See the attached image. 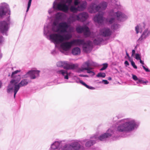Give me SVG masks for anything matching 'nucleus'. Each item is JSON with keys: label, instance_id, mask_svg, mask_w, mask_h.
Wrapping results in <instances>:
<instances>
[{"label": "nucleus", "instance_id": "nucleus-31", "mask_svg": "<svg viewBox=\"0 0 150 150\" xmlns=\"http://www.w3.org/2000/svg\"><path fill=\"white\" fill-rule=\"evenodd\" d=\"M103 67L100 70L102 71L106 69L108 67V64L107 63H104L103 64Z\"/></svg>", "mask_w": 150, "mask_h": 150}, {"label": "nucleus", "instance_id": "nucleus-24", "mask_svg": "<svg viewBox=\"0 0 150 150\" xmlns=\"http://www.w3.org/2000/svg\"><path fill=\"white\" fill-rule=\"evenodd\" d=\"M71 52L74 55H79L81 53L80 49L78 47H75L72 49Z\"/></svg>", "mask_w": 150, "mask_h": 150}, {"label": "nucleus", "instance_id": "nucleus-12", "mask_svg": "<svg viewBox=\"0 0 150 150\" xmlns=\"http://www.w3.org/2000/svg\"><path fill=\"white\" fill-rule=\"evenodd\" d=\"M57 67H63L64 69H74L77 68V64H70L67 61H59L57 63Z\"/></svg>", "mask_w": 150, "mask_h": 150}, {"label": "nucleus", "instance_id": "nucleus-36", "mask_svg": "<svg viewBox=\"0 0 150 150\" xmlns=\"http://www.w3.org/2000/svg\"><path fill=\"white\" fill-rule=\"evenodd\" d=\"M132 79L134 81H136L138 79V78L137 76L136 75L132 74Z\"/></svg>", "mask_w": 150, "mask_h": 150}, {"label": "nucleus", "instance_id": "nucleus-6", "mask_svg": "<svg viewBox=\"0 0 150 150\" xmlns=\"http://www.w3.org/2000/svg\"><path fill=\"white\" fill-rule=\"evenodd\" d=\"M150 25V18L148 20H146L144 22L140 25L139 26L137 25L135 27V30L137 33H138L139 32L141 33L145 29L141 37L137 40L139 43H141L142 40L150 35V30H149L148 29V28Z\"/></svg>", "mask_w": 150, "mask_h": 150}, {"label": "nucleus", "instance_id": "nucleus-23", "mask_svg": "<svg viewBox=\"0 0 150 150\" xmlns=\"http://www.w3.org/2000/svg\"><path fill=\"white\" fill-rule=\"evenodd\" d=\"M91 137L90 138L91 139V140L88 141L86 142L85 144V146L86 147H90L96 143V139L93 138V139H91V137Z\"/></svg>", "mask_w": 150, "mask_h": 150}, {"label": "nucleus", "instance_id": "nucleus-33", "mask_svg": "<svg viewBox=\"0 0 150 150\" xmlns=\"http://www.w3.org/2000/svg\"><path fill=\"white\" fill-rule=\"evenodd\" d=\"M32 1V0H29L28 2V3L27 8V10L26 11V12H27L29 10V9L30 7V6H31Z\"/></svg>", "mask_w": 150, "mask_h": 150}, {"label": "nucleus", "instance_id": "nucleus-38", "mask_svg": "<svg viewBox=\"0 0 150 150\" xmlns=\"http://www.w3.org/2000/svg\"><path fill=\"white\" fill-rule=\"evenodd\" d=\"M142 67H143L144 69L146 72H149L150 71V70L148 68H146L144 66L142 65Z\"/></svg>", "mask_w": 150, "mask_h": 150}, {"label": "nucleus", "instance_id": "nucleus-22", "mask_svg": "<svg viewBox=\"0 0 150 150\" xmlns=\"http://www.w3.org/2000/svg\"><path fill=\"white\" fill-rule=\"evenodd\" d=\"M77 14L76 15L74 13L71 15L68 19L70 23H72L75 22L76 21H77Z\"/></svg>", "mask_w": 150, "mask_h": 150}, {"label": "nucleus", "instance_id": "nucleus-1", "mask_svg": "<svg viewBox=\"0 0 150 150\" xmlns=\"http://www.w3.org/2000/svg\"><path fill=\"white\" fill-rule=\"evenodd\" d=\"M117 123L116 130H114L111 128L109 129L106 133L101 134L99 137L95 135L91 137V139L93 138L96 141L99 140L103 141L110 137H111L114 139L120 137H126L127 136L126 134L137 130L140 125L139 122L131 117L121 119L119 120Z\"/></svg>", "mask_w": 150, "mask_h": 150}, {"label": "nucleus", "instance_id": "nucleus-20", "mask_svg": "<svg viewBox=\"0 0 150 150\" xmlns=\"http://www.w3.org/2000/svg\"><path fill=\"white\" fill-rule=\"evenodd\" d=\"M62 141H55L51 144L50 149V150L60 149L61 146L62 144Z\"/></svg>", "mask_w": 150, "mask_h": 150}, {"label": "nucleus", "instance_id": "nucleus-43", "mask_svg": "<svg viewBox=\"0 0 150 150\" xmlns=\"http://www.w3.org/2000/svg\"><path fill=\"white\" fill-rule=\"evenodd\" d=\"M79 76L82 77H88V76L87 75L80 74L79 75Z\"/></svg>", "mask_w": 150, "mask_h": 150}, {"label": "nucleus", "instance_id": "nucleus-26", "mask_svg": "<svg viewBox=\"0 0 150 150\" xmlns=\"http://www.w3.org/2000/svg\"><path fill=\"white\" fill-rule=\"evenodd\" d=\"M103 40V39L99 37L97 38L96 39H95L93 41V43L96 45H98L100 44L101 42Z\"/></svg>", "mask_w": 150, "mask_h": 150}, {"label": "nucleus", "instance_id": "nucleus-34", "mask_svg": "<svg viewBox=\"0 0 150 150\" xmlns=\"http://www.w3.org/2000/svg\"><path fill=\"white\" fill-rule=\"evenodd\" d=\"M131 62V64L133 67L135 69H137V67L136 65L134 62L132 60H130V61Z\"/></svg>", "mask_w": 150, "mask_h": 150}, {"label": "nucleus", "instance_id": "nucleus-30", "mask_svg": "<svg viewBox=\"0 0 150 150\" xmlns=\"http://www.w3.org/2000/svg\"><path fill=\"white\" fill-rule=\"evenodd\" d=\"M92 69V68L91 67H89L88 68H85V70H87V72L89 74L93 73V75L94 74V73L93 71L91 70Z\"/></svg>", "mask_w": 150, "mask_h": 150}, {"label": "nucleus", "instance_id": "nucleus-14", "mask_svg": "<svg viewBox=\"0 0 150 150\" xmlns=\"http://www.w3.org/2000/svg\"><path fill=\"white\" fill-rule=\"evenodd\" d=\"M76 31L79 33H83L84 36L86 37H88L90 36L91 32L89 30V28L86 25L83 26H79L76 29Z\"/></svg>", "mask_w": 150, "mask_h": 150}, {"label": "nucleus", "instance_id": "nucleus-42", "mask_svg": "<svg viewBox=\"0 0 150 150\" xmlns=\"http://www.w3.org/2000/svg\"><path fill=\"white\" fill-rule=\"evenodd\" d=\"M126 54L127 56L128 57V59L129 60V61H130V60H131L129 54L127 52V51H126Z\"/></svg>", "mask_w": 150, "mask_h": 150}, {"label": "nucleus", "instance_id": "nucleus-7", "mask_svg": "<svg viewBox=\"0 0 150 150\" xmlns=\"http://www.w3.org/2000/svg\"><path fill=\"white\" fill-rule=\"evenodd\" d=\"M127 18V16L122 12L119 11L114 12L113 10H111L109 12V16L106 21L109 24H111L115 22L116 19L119 21H122Z\"/></svg>", "mask_w": 150, "mask_h": 150}, {"label": "nucleus", "instance_id": "nucleus-17", "mask_svg": "<svg viewBox=\"0 0 150 150\" xmlns=\"http://www.w3.org/2000/svg\"><path fill=\"white\" fill-rule=\"evenodd\" d=\"M77 21L82 22L85 21L88 17V14L85 12L77 14Z\"/></svg>", "mask_w": 150, "mask_h": 150}, {"label": "nucleus", "instance_id": "nucleus-48", "mask_svg": "<svg viewBox=\"0 0 150 150\" xmlns=\"http://www.w3.org/2000/svg\"><path fill=\"white\" fill-rule=\"evenodd\" d=\"M87 140V139H85L83 141V142H86V141Z\"/></svg>", "mask_w": 150, "mask_h": 150}, {"label": "nucleus", "instance_id": "nucleus-35", "mask_svg": "<svg viewBox=\"0 0 150 150\" xmlns=\"http://www.w3.org/2000/svg\"><path fill=\"white\" fill-rule=\"evenodd\" d=\"M141 56L139 54H135V59L137 60H139L141 59Z\"/></svg>", "mask_w": 150, "mask_h": 150}, {"label": "nucleus", "instance_id": "nucleus-37", "mask_svg": "<svg viewBox=\"0 0 150 150\" xmlns=\"http://www.w3.org/2000/svg\"><path fill=\"white\" fill-rule=\"evenodd\" d=\"M100 83H104L105 84H107L109 83V82L108 81L106 80H103L102 82H100Z\"/></svg>", "mask_w": 150, "mask_h": 150}, {"label": "nucleus", "instance_id": "nucleus-18", "mask_svg": "<svg viewBox=\"0 0 150 150\" xmlns=\"http://www.w3.org/2000/svg\"><path fill=\"white\" fill-rule=\"evenodd\" d=\"M91 66V62L89 61H88L84 62L81 68H77V67L75 69H76L77 72L80 73L83 71L84 70H85V68H88L90 67ZM78 66V65H77Z\"/></svg>", "mask_w": 150, "mask_h": 150}, {"label": "nucleus", "instance_id": "nucleus-21", "mask_svg": "<svg viewBox=\"0 0 150 150\" xmlns=\"http://www.w3.org/2000/svg\"><path fill=\"white\" fill-rule=\"evenodd\" d=\"M103 12L99 13L94 17V20L98 23H101L103 22Z\"/></svg>", "mask_w": 150, "mask_h": 150}, {"label": "nucleus", "instance_id": "nucleus-2", "mask_svg": "<svg viewBox=\"0 0 150 150\" xmlns=\"http://www.w3.org/2000/svg\"><path fill=\"white\" fill-rule=\"evenodd\" d=\"M72 37L71 34L69 33L63 35L54 33L50 36V39L54 43L55 47L63 53L69 50L73 45H82L83 50L85 52H88L90 51L91 41L88 40L85 42L84 40L81 39H74L70 42L66 41Z\"/></svg>", "mask_w": 150, "mask_h": 150}, {"label": "nucleus", "instance_id": "nucleus-16", "mask_svg": "<svg viewBox=\"0 0 150 150\" xmlns=\"http://www.w3.org/2000/svg\"><path fill=\"white\" fill-rule=\"evenodd\" d=\"M57 75L64 78L65 79H68L69 77L70 76L71 72H68L66 70L59 69L56 71Z\"/></svg>", "mask_w": 150, "mask_h": 150}, {"label": "nucleus", "instance_id": "nucleus-27", "mask_svg": "<svg viewBox=\"0 0 150 150\" xmlns=\"http://www.w3.org/2000/svg\"><path fill=\"white\" fill-rule=\"evenodd\" d=\"M79 82L82 85H83V86H84L86 88L89 89L91 90H94L95 89V88L94 87L88 86V85L86 84L83 81H82L81 80H80L79 81Z\"/></svg>", "mask_w": 150, "mask_h": 150}, {"label": "nucleus", "instance_id": "nucleus-47", "mask_svg": "<svg viewBox=\"0 0 150 150\" xmlns=\"http://www.w3.org/2000/svg\"><path fill=\"white\" fill-rule=\"evenodd\" d=\"M108 79L109 80H112V78L111 77H109L108 78Z\"/></svg>", "mask_w": 150, "mask_h": 150}, {"label": "nucleus", "instance_id": "nucleus-28", "mask_svg": "<svg viewBox=\"0 0 150 150\" xmlns=\"http://www.w3.org/2000/svg\"><path fill=\"white\" fill-rule=\"evenodd\" d=\"M136 81V83L137 84H143L144 85H145L146 84V83L148 82L147 81H144L142 80V79H139L138 78V79Z\"/></svg>", "mask_w": 150, "mask_h": 150}, {"label": "nucleus", "instance_id": "nucleus-39", "mask_svg": "<svg viewBox=\"0 0 150 150\" xmlns=\"http://www.w3.org/2000/svg\"><path fill=\"white\" fill-rule=\"evenodd\" d=\"M57 53V51L55 50H52L51 52V53L53 55H55Z\"/></svg>", "mask_w": 150, "mask_h": 150}, {"label": "nucleus", "instance_id": "nucleus-44", "mask_svg": "<svg viewBox=\"0 0 150 150\" xmlns=\"http://www.w3.org/2000/svg\"><path fill=\"white\" fill-rule=\"evenodd\" d=\"M3 83L2 81L0 80V88H1L2 86Z\"/></svg>", "mask_w": 150, "mask_h": 150}, {"label": "nucleus", "instance_id": "nucleus-45", "mask_svg": "<svg viewBox=\"0 0 150 150\" xmlns=\"http://www.w3.org/2000/svg\"><path fill=\"white\" fill-rule=\"evenodd\" d=\"M135 53V50H132V56H133L134 54Z\"/></svg>", "mask_w": 150, "mask_h": 150}, {"label": "nucleus", "instance_id": "nucleus-15", "mask_svg": "<svg viewBox=\"0 0 150 150\" xmlns=\"http://www.w3.org/2000/svg\"><path fill=\"white\" fill-rule=\"evenodd\" d=\"M40 71L38 70H31L22 76V78H27L30 77L31 79H34L39 75Z\"/></svg>", "mask_w": 150, "mask_h": 150}, {"label": "nucleus", "instance_id": "nucleus-5", "mask_svg": "<svg viewBox=\"0 0 150 150\" xmlns=\"http://www.w3.org/2000/svg\"><path fill=\"white\" fill-rule=\"evenodd\" d=\"M66 4L68 7V12L76 13L78 11H83L86 8L87 3L85 1L81 2L80 0H65Z\"/></svg>", "mask_w": 150, "mask_h": 150}, {"label": "nucleus", "instance_id": "nucleus-8", "mask_svg": "<svg viewBox=\"0 0 150 150\" xmlns=\"http://www.w3.org/2000/svg\"><path fill=\"white\" fill-rule=\"evenodd\" d=\"M68 10V7L65 0H55L53 3L52 7L49 9L48 12L50 14L54 11H60L67 13Z\"/></svg>", "mask_w": 150, "mask_h": 150}, {"label": "nucleus", "instance_id": "nucleus-46", "mask_svg": "<svg viewBox=\"0 0 150 150\" xmlns=\"http://www.w3.org/2000/svg\"><path fill=\"white\" fill-rule=\"evenodd\" d=\"M140 60V63L142 64H144V61L141 60V59L139 60Z\"/></svg>", "mask_w": 150, "mask_h": 150}, {"label": "nucleus", "instance_id": "nucleus-9", "mask_svg": "<svg viewBox=\"0 0 150 150\" xmlns=\"http://www.w3.org/2000/svg\"><path fill=\"white\" fill-rule=\"evenodd\" d=\"M107 3L104 1L101 2L98 5H97L95 2H92L88 7V11L91 13H94L104 10L107 8Z\"/></svg>", "mask_w": 150, "mask_h": 150}, {"label": "nucleus", "instance_id": "nucleus-29", "mask_svg": "<svg viewBox=\"0 0 150 150\" xmlns=\"http://www.w3.org/2000/svg\"><path fill=\"white\" fill-rule=\"evenodd\" d=\"M96 76L98 77L104 78L106 76V74L104 73L100 72Z\"/></svg>", "mask_w": 150, "mask_h": 150}, {"label": "nucleus", "instance_id": "nucleus-4", "mask_svg": "<svg viewBox=\"0 0 150 150\" xmlns=\"http://www.w3.org/2000/svg\"><path fill=\"white\" fill-rule=\"evenodd\" d=\"M20 72V70H17L12 73L11 77L13 78V79L10 81V83L7 88V92L8 93H10L13 92L14 98L20 88L26 86L28 83V80L26 79H22L19 83L21 79L20 75H16V74Z\"/></svg>", "mask_w": 150, "mask_h": 150}, {"label": "nucleus", "instance_id": "nucleus-3", "mask_svg": "<svg viewBox=\"0 0 150 150\" xmlns=\"http://www.w3.org/2000/svg\"><path fill=\"white\" fill-rule=\"evenodd\" d=\"M55 18L51 26L45 25L44 27V33L47 38L52 42L50 39L51 35L60 32L62 33L67 32V30L70 26L66 22L59 23L60 21L64 20L66 18V15L64 13L59 12L55 15Z\"/></svg>", "mask_w": 150, "mask_h": 150}, {"label": "nucleus", "instance_id": "nucleus-10", "mask_svg": "<svg viewBox=\"0 0 150 150\" xmlns=\"http://www.w3.org/2000/svg\"><path fill=\"white\" fill-rule=\"evenodd\" d=\"M79 142L78 140H75L71 144H66L64 145L62 143L60 149L61 150H71L72 149L74 150H84V147L81 145ZM80 142H81V141Z\"/></svg>", "mask_w": 150, "mask_h": 150}, {"label": "nucleus", "instance_id": "nucleus-32", "mask_svg": "<svg viewBox=\"0 0 150 150\" xmlns=\"http://www.w3.org/2000/svg\"><path fill=\"white\" fill-rule=\"evenodd\" d=\"M120 25L117 24H113L112 27L114 30H116L120 27Z\"/></svg>", "mask_w": 150, "mask_h": 150}, {"label": "nucleus", "instance_id": "nucleus-41", "mask_svg": "<svg viewBox=\"0 0 150 150\" xmlns=\"http://www.w3.org/2000/svg\"><path fill=\"white\" fill-rule=\"evenodd\" d=\"M124 64L126 67H127L129 65V64L128 62L127 61H125L124 62Z\"/></svg>", "mask_w": 150, "mask_h": 150}, {"label": "nucleus", "instance_id": "nucleus-40", "mask_svg": "<svg viewBox=\"0 0 150 150\" xmlns=\"http://www.w3.org/2000/svg\"><path fill=\"white\" fill-rule=\"evenodd\" d=\"M4 39L2 36H0V44L3 41Z\"/></svg>", "mask_w": 150, "mask_h": 150}, {"label": "nucleus", "instance_id": "nucleus-25", "mask_svg": "<svg viewBox=\"0 0 150 150\" xmlns=\"http://www.w3.org/2000/svg\"><path fill=\"white\" fill-rule=\"evenodd\" d=\"M109 2H111L115 4V6L116 8L117 9H120L121 6L120 4L119 3L118 1L117 0H107Z\"/></svg>", "mask_w": 150, "mask_h": 150}, {"label": "nucleus", "instance_id": "nucleus-13", "mask_svg": "<svg viewBox=\"0 0 150 150\" xmlns=\"http://www.w3.org/2000/svg\"><path fill=\"white\" fill-rule=\"evenodd\" d=\"M8 13V16L11 14L10 10L7 4L5 3H2L0 4V18H2Z\"/></svg>", "mask_w": 150, "mask_h": 150}, {"label": "nucleus", "instance_id": "nucleus-19", "mask_svg": "<svg viewBox=\"0 0 150 150\" xmlns=\"http://www.w3.org/2000/svg\"><path fill=\"white\" fill-rule=\"evenodd\" d=\"M100 35L103 36L108 37L111 35L112 31L110 28H105L100 29Z\"/></svg>", "mask_w": 150, "mask_h": 150}, {"label": "nucleus", "instance_id": "nucleus-11", "mask_svg": "<svg viewBox=\"0 0 150 150\" xmlns=\"http://www.w3.org/2000/svg\"><path fill=\"white\" fill-rule=\"evenodd\" d=\"M10 23V16H8L6 21H0V32L3 34L7 35V32L8 31Z\"/></svg>", "mask_w": 150, "mask_h": 150}]
</instances>
